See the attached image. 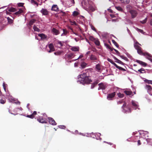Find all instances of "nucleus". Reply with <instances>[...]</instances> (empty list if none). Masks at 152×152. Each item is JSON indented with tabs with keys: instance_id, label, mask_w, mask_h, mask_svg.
Returning a JSON list of instances; mask_svg holds the SVG:
<instances>
[{
	"instance_id": "1",
	"label": "nucleus",
	"mask_w": 152,
	"mask_h": 152,
	"mask_svg": "<svg viewBox=\"0 0 152 152\" xmlns=\"http://www.w3.org/2000/svg\"><path fill=\"white\" fill-rule=\"evenodd\" d=\"M78 77V80L77 81V82L80 83L84 84L89 83L91 82V80L89 78V77L87 76L86 73L79 75Z\"/></svg>"
},
{
	"instance_id": "2",
	"label": "nucleus",
	"mask_w": 152,
	"mask_h": 152,
	"mask_svg": "<svg viewBox=\"0 0 152 152\" xmlns=\"http://www.w3.org/2000/svg\"><path fill=\"white\" fill-rule=\"evenodd\" d=\"M140 45L138 42H137L134 44L135 49L137 50V53L140 55H143L145 56L146 58L149 60L152 57L150 54L147 53H144L142 50L141 48L139 46Z\"/></svg>"
},
{
	"instance_id": "3",
	"label": "nucleus",
	"mask_w": 152,
	"mask_h": 152,
	"mask_svg": "<svg viewBox=\"0 0 152 152\" xmlns=\"http://www.w3.org/2000/svg\"><path fill=\"white\" fill-rule=\"evenodd\" d=\"M123 111L125 113H129L131 112L130 108L126 106V104L124 102L122 107Z\"/></svg>"
},
{
	"instance_id": "4",
	"label": "nucleus",
	"mask_w": 152,
	"mask_h": 152,
	"mask_svg": "<svg viewBox=\"0 0 152 152\" xmlns=\"http://www.w3.org/2000/svg\"><path fill=\"white\" fill-rule=\"evenodd\" d=\"M8 98L10 102L15 103L16 104H20V102L17 100H16L14 98H13L11 96H9Z\"/></svg>"
},
{
	"instance_id": "5",
	"label": "nucleus",
	"mask_w": 152,
	"mask_h": 152,
	"mask_svg": "<svg viewBox=\"0 0 152 152\" xmlns=\"http://www.w3.org/2000/svg\"><path fill=\"white\" fill-rule=\"evenodd\" d=\"M81 5L85 9H87L89 5L87 0H84L81 2Z\"/></svg>"
},
{
	"instance_id": "6",
	"label": "nucleus",
	"mask_w": 152,
	"mask_h": 152,
	"mask_svg": "<svg viewBox=\"0 0 152 152\" xmlns=\"http://www.w3.org/2000/svg\"><path fill=\"white\" fill-rule=\"evenodd\" d=\"M115 95V92H113L112 93L108 94L107 99L109 100H111L113 99V98L114 97Z\"/></svg>"
},
{
	"instance_id": "7",
	"label": "nucleus",
	"mask_w": 152,
	"mask_h": 152,
	"mask_svg": "<svg viewBox=\"0 0 152 152\" xmlns=\"http://www.w3.org/2000/svg\"><path fill=\"white\" fill-rule=\"evenodd\" d=\"M99 87L98 89H105L107 87V85L105 83H100L98 84Z\"/></svg>"
},
{
	"instance_id": "8",
	"label": "nucleus",
	"mask_w": 152,
	"mask_h": 152,
	"mask_svg": "<svg viewBox=\"0 0 152 152\" xmlns=\"http://www.w3.org/2000/svg\"><path fill=\"white\" fill-rule=\"evenodd\" d=\"M48 47L50 49V50L48 51V53H51L55 51V49L53 45L52 44L50 43L48 45Z\"/></svg>"
},
{
	"instance_id": "9",
	"label": "nucleus",
	"mask_w": 152,
	"mask_h": 152,
	"mask_svg": "<svg viewBox=\"0 0 152 152\" xmlns=\"http://www.w3.org/2000/svg\"><path fill=\"white\" fill-rule=\"evenodd\" d=\"M75 56V55H74V54L72 53L66 54L65 56L66 58H67L68 59L72 58L74 57Z\"/></svg>"
},
{
	"instance_id": "10",
	"label": "nucleus",
	"mask_w": 152,
	"mask_h": 152,
	"mask_svg": "<svg viewBox=\"0 0 152 152\" xmlns=\"http://www.w3.org/2000/svg\"><path fill=\"white\" fill-rule=\"evenodd\" d=\"M132 103L133 106L134 108V109L136 110L137 108L139 109V108L138 107V104L137 102L134 101H132Z\"/></svg>"
},
{
	"instance_id": "11",
	"label": "nucleus",
	"mask_w": 152,
	"mask_h": 152,
	"mask_svg": "<svg viewBox=\"0 0 152 152\" xmlns=\"http://www.w3.org/2000/svg\"><path fill=\"white\" fill-rule=\"evenodd\" d=\"M49 123L53 125H56V123L54 120L51 118H48Z\"/></svg>"
},
{
	"instance_id": "12",
	"label": "nucleus",
	"mask_w": 152,
	"mask_h": 152,
	"mask_svg": "<svg viewBox=\"0 0 152 152\" xmlns=\"http://www.w3.org/2000/svg\"><path fill=\"white\" fill-rule=\"evenodd\" d=\"M40 12L43 15H46L48 14V11L45 9L42 8Z\"/></svg>"
},
{
	"instance_id": "13",
	"label": "nucleus",
	"mask_w": 152,
	"mask_h": 152,
	"mask_svg": "<svg viewBox=\"0 0 152 152\" xmlns=\"http://www.w3.org/2000/svg\"><path fill=\"white\" fill-rule=\"evenodd\" d=\"M95 69L98 72H101V68L100 65L99 64L96 65L95 66Z\"/></svg>"
},
{
	"instance_id": "14",
	"label": "nucleus",
	"mask_w": 152,
	"mask_h": 152,
	"mask_svg": "<svg viewBox=\"0 0 152 152\" xmlns=\"http://www.w3.org/2000/svg\"><path fill=\"white\" fill-rule=\"evenodd\" d=\"M38 121L42 123H47V121L42 117H40L37 119Z\"/></svg>"
},
{
	"instance_id": "15",
	"label": "nucleus",
	"mask_w": 152,
	"mask_h": 152,
	"mask_svg": "<svg viewBox=\"0 0 152 152\" xmlns=\"http://www.w3.org/2000/svg\"><path fill=\"white\" fill-rule=\"evenodd\" d=\"M71 50L73 51L77 52L79 51V48L78 46H73L71 48Z\"/></svg>"
},
{
	"instance_id": "16",
	"label": "nucleus",
	"mask_w": 152,
	"mask_h": 152,
	"mask_svg": "<svg viewBox=\"0 0 152 152\" xmlns=\"http://www.w3.org/2000/svg\"><path fill=\"white\" fill-rule=\"evenodd\" d=\"M136 62L139 63V64L143 66H145L147 65V64L146 63L143 62V61L139 60H136Z\"/></svg>"
},
{
	"instance_id": "17",
	"label": "nucleus",
	"mask_w": 152,
	"mask_h": 152,
	"mask_svg": "<svg viewBox=\"0 0 152 152\" xmlns=\"http://www.w3.org/2000/svg\"><path fill=\"white\" fill-rule=\"evenodd\" d=\"M130 13L132 15V18H135L137 15V12L134 10H131L130 11Z\"/></svg>"
},
{
	"instance_id": "18",
	"label": "nucleus",
	"mask_w": 152,
	"mask_h": 152,
	"mask_svg": "<svg viewBox=\"0 0 152 152\" xmlns=\"http://www.w3.org/2000/svg\"><path fill=\"white\" fill-rule=\"evenodd\" d=\"M38 36L41 37L42 40L45 39H47V36L43 34H39Z\"/></svg>"
},
{
	"instance_id": "19",
	"label": "nucleus",
	"mask_w": 152,
	"mask_h": 152,
	"mask_svg": "<svg viewBox=\"0 0 152 152\" xmlns=\"http://www.w3.org/2000/svg\"><path fill=\"white\" fill-rule=\"evenodd\" d=\"M58 7L56 5H53L52 6L51 10L55 11H58Z\"/></svg>"
},
{
	"instance_id": "20",
	"label": "nucleus",
	"mask_w": 152,
	"mask_h": 152,
	"mask_svg": "<svg viewBox=\"0 0 152 152\" xmlns=\"http://www.w3.org/2000/svg\"><path fill=\"white\" fill-rule=\"evenodd\" d=\"M88 10L91 12H93L95 11V8L94 7L91 5L89 4V6L88 7Z\"/></svg>"
},
{
	"instance_id": "21",
	"label": "nucleus",
	"mask_w": 152,
	"mask_h": 152,
	"mask_svg": "<svg viewBox=\"0 0 152 152\" xmlns=\"http://www.w3.org/2000/svg\"><path fill=\"white\" fill-rule=\"evenodd\" d=\"M52 32L53 33V34L56 35H58L60 33L59 31L58 30H57V29H56L54 28H53L52 29Z\"/></svg>"
},
{
	"instance_id": "22",
	"label": "nucleus",
	"mask_w": 152,
	"mask_h": 152,
	"mask_svg": "<svg viewBox=\"0 0 152 152\" xmlns=\"http://www.w3.org/2000/svg\"><path fill=\"white\" fill-rule=\"evenodd\" d=\"M90 59L92 61H95L97 60V57L93 55H91L90 57Z\"/></svg>"
},
{
	"instance_id": "23",
	"label": "nucleus",
	"mask_w": 152,
	"mask_h": 152,
	"mask_svg": "<svg viewBox=\"0 0 152 152\" xmlns=\"http://www.w3.org/2000/svg\"><path fill=\"white\" fill-rule=\"evenodd\" d=\"M120 2L122 3L125 4H127L129 2V0H119Z\"/></svg>"
},
{
	"instance_id": "24",
	"label": "nucleus",
	"mask_w": 152,
	"mask_h": 152,
	"mask_svg": "<svg viewBox=\"0 0 152 152\" xmlns=\"http://www.w3.org/2000/svg\"><path fill=\"white\" fill-rule=\"evenodd\" d=\"M23 12V10L21 9H19L18 11L16 12L15 13V15H19L20 14Z\"/></svg>"
},
{
	"instance_id": "25",
	"label": "nucleus",
	"mask_w": 152,
	"mask_h": 152,
	"mask_svg": "<svg viewBox=\"0 0 152 152\" xmlns=\"http://www.w3.org/2000/svg\"><path fill=\"white\" fill-rule=\"evenodd\" d=\"M87 64L86 63L84 62H82L81 64V67L83 69L87 65Z\"/></svg>"
},
{
	"instance_id": "26",
	"label": "nucleus",
	"mask_w": 152,
	"mask_h": 152,
	"mask_svg": "<svg viewBox=\"0 0 152 152\" xmlns=\"http://www.w3.org/2000/svg\"><path fill=\"white\" fill-rule=\"evenodd\" d=\"M31 2L33 5H36L37 7H38V3L34 0H31Z\"/></svg>"
},
{
	"instance_id": "27",
	"label": "nucleus",
	"mask_w": 152,
	"mask_h": 152,
	"mask_svg": "<svg viewBox=\"0 0 152 152\" xmlns=\"http://www.w3.org/2000/svg\"><path fill=\"white\" fill-rule=\"evenodd\" d=\"M145 88L147 90L148 92L149 91H150L152 88L150 86L148 85H146Z\"/></svg>"
},
{
	"instance_id": "28",
	"label": "nucleus",
	"mask_w": 152,
	"mask_h": 152,
	"mask_svg": "<svg viewBox=\"0 0 152 152\" xmlns=\"http://www.w3.org/2000/svg\"><path fill=\"white\" fill-rule=\"evenodd\" d=\"M8 11L9 12H14L17 11L15 8L13 7H11L8 9Z\"/></svg>"
},
{
	"instance_id": "29",
	"label": "nucleus",
	"mask_w": 152,
	"mask_h": 152,
	"mask_svg": "<svg viewBox=\"0 0 152 152\" xmlns=\"http://www.w3.org/2000/svg\"><path fill=\"white\" fill-rule=\"evenodd\" d=\"M124 92L126 95H131L132 93V91H124Z\"/></svg>"
},
{
	"instance_id": "30",
	"label": "nucleus",
	"mask_w": 152,
	"mask_h": 152,
	"mask_svg": "<svg viewBox=\"0 0 152 152\" xmlns=\"http://www.w3.org/2000/svg\"><path fill=\"white\" fill-rule=\"evenodd\" d=\"M36 21V20L35 19H33L31 20L29 22V25L31 26Z\"/></svg>"
},
{
	"instance_id": "31",
	"label": "nucleus",
	"mask_w": 152,
	"mask_h": 152,
	"mask_svg": "<svg viewBox=\"0 0 152 152\" xmlns=\"http://www.w3.org/2000/svg\"><path fill=\"white\" fill-rule=\"evenodd\" d=\"M113 58L114 59L116 60L115 62L120 64H122V62L120 60L118 59L116 57L114 56Z\"/></svg>"
},
{
	"instance_id": "32",
	"label": "nucleus",
	"mask_w": 152,
	"mask_h": 152,
	"mask_svg": "<svg viewBox=\"0 0 152 152\" xmlns=\"http://www.w3.org/2000/svg\"><path fill=\"white\" fill-rule=\"evenodd\" d=\"M63 33L61 34V36H62L66 35L67 33V31L65 29H63Z\"/></svg>"
},
{
	"instance_id": "33",
	"label": "nucleus",
	"mask_w": 152,
	"mask_h": 152,
	"mask_svg": "<svg viewBox=\"0 0 152 152\" xmlns=\"http://www.w3.org/2000/svg\"><path fill=\"white\" fill-rule=\"evenodd\" d=\"M33 28L35 31L37 32H39L40 31V30L35 25L34 26Z\"/></svg>"
},
{
	"instance_id": "34",
	"label": "nucleus",
	"mask_w": 152,
	"mask_h": 152,
	"mask_svg": "<svg viewBox=\"0 0 152 152\" xmlns=\"http://www.w3.org/2000/svg\"><path fill=\"white\" fill-rule=\"evenodd\" d=\"M144 81L148 84H152V80H149L147 79H145L144 80Z\"/></svg>"
},
{
	"instance_id": "35",
	"label": "nucleus",
	"mask_w": 152,
	"mask_h": 152,
	"mask_svg": "<svg viewBox=\"0 0 152 152\" xmlns=\"http://www.w3.org/2000/svg\"><path fill=\"white\" fill-rule=\"evenodd\" d=\"M94 42L95 44L97 45H100V42L99 41L98 39H95L94 40Z\"/></svg>"
},
{
	"instance_id": "36",
	"label": "nucleus",
	"mask_w": 152,
	"mask_h": 152,
	"mask_svg": "<svg viewBox=\"0 0 152 152\" xmlns=\"http://www.w3.org/2000/svg\"><path fill=\"white\" fill-rule=\"evenodd\" d=\"M112 42L118 48L119 47V45L114 40H112Z\"/></svg>"
},
{
	"instance_id": "37",
	"label": "nucleus",
	"mask_w": 152,
	"mask_h": 152,
	"mask_svg": "<svg viewBox=\"0 0 152 152\" xmlns=\"http://www.w3.org/2000/svg\"><path fill=\"white\" fill-rule=\"evenodd\" d=\"M97 84V82H95L93 83L91 85V88H93Z\"/></svg>"
},
{
	"instance_id": "38",
	"label": "nucleus",
	"mask_w": 152,
	"mask_h": 152,
	"mask_svg": "<svg viewBox=\"0 0 152 152\" xmlns=\"http://www.w3.org/2000/svg\"><path fill=\"white\" fill-rule=\"evenodd\" d=\"M6 100L4 99H0V102L2 104H4L5 103Z\"/></svg>"
},
{
	"instance_id": "39",
	"label": "nucleus",
	"mask_w": 152,
	"mask_h": 152,
	"mask_svg": "<svg viewBox=\"0 0 152 152\" xmlns=\"http://www.w3.org/2000/svg\"><path fill=\"white\" fill-rule=\"evenodd\" d=\"M7 20H8V22L10 23H12V22H13V20H12V19H10V18L9 17H7Z\"/></svg>"
},
{
	"instance_id": "40",
	"label": "nucleus",
	"mask_w": 152,
	"mask_h": 152,
	"mask_svg": "<svg viewBox=\"0 0 152 152\" xmlns=\"http://www.w3.org/2000/svg\"><path fill=\"white\" fill-rule=\"evenodd\" d=\"M145 69L142 68H141L140 69L138 70V72H140V73H143L144 72H145Z\"/></svg>"
},
{
	"instance_id": "41",
	"label": "nucleus",
	"mask_w": 152,
	"mask_h": 152,
	"mask_svg": "<svg viewBox=\"0 0 152 152\" xmlns=\"http://www.w3.org/2000/svg\"><path fill=\"white\" fill-rule=\"evenodd\" d=\"M115 8H116V9L118 11H122L123 10L122 9V8L120 7H115Z\"/></svg>"
},
{
	"instance_id": "42",
	"label": "nucleus",
	"mask_w": 152,
	"mask_h": 152,
	"mask_svg": "<svg viewBox=\"0 0 152 152\" xmlns=\"http://www.w3.org/2000/svg\"><path fill=\"white\" fill-rule=\"evenodd\" d=\"M61 52L60 51H57L54 53V54L56 55H59L61 54Z\"/></svg>"
},
{
	"instance_id": "43",
	"label": "nucleus",
	"mask_w": 152,
	"mask_h": 152,
	"mask_svg": "<svg viewBox=\"0 0 152 152\" xmlns=\"http://www.w3.org/2000/svg\"><path fill=\"white\" fill-rule=\"evenodd\" d=\"M79 14L78 12L76 11H74L73 13V15L74 16H76Z\"/></svg>"
},
{
	"instance_id": "44",
	"label": "nucleus",
	"mask_w": 152,
	"mask_h": 152,
	"mask_svg": "<svg viewBox=\"0 0 152 152\" xmlns=\"http://www.w3.org/2000/svg\"><path fill=\"white\" fill-rule=\"evenodd\" d=\"M118 95L119 97L121 98L123 97L124 96V94H121V93H118Z\"/></svg>"
},
{
	"instance_id": "45",
	"label": "nucleus",
	"mask_w": 152,
	"mask_h": 152,
	"mask_svg": "<svg viewBox=\"0 0 152 152\" xmlns=\"http://www.w3.org/2000/svg\"><path fill=\"white\" fill-rule=\"evenodd\" d=\"M137 30L138 31L142 33V34H144L145 33V32H144L143 31V30H142L139 29L137 28Z\"/></svg>"
},
{
	"instance_id": "46",
	"label": "nucleus",
	"mask_w": 152,
	"mask_h": 152,
	"mask_svg": "<svg viewBox=\"0 0 152 152\" xmlns=\"http://www.w3.org/2000/svg\"><path fill=\"white\" fill-rule=\"evenodd\" d=\"M120 57L122 59H124V60H126V61H127L128 58L126 57H125L124 56H120Z\"/></svg>"
},
{
	"instance_id": "47",
	"label": "nucleus",
	"mask_w": 152,
	"mask_h": 152,
	"mask_svg": "<svg viewBox=\"0 0 152 152\" xmlns=\"http://www.w3.org/2000/svg\"><path fill=\"white\" fill-rule=\"evenodd\" d=\"M147 18H145V19L144 20L141 21L140 22L144 24L147 21Z\"/></svg>"
},
{
	"instance_id": "48",
	"label": "nucleus",
	"mask_w": 152,
	"mask_h": 152,
	"mask_svg": "<svg viewBox=\"0 0 152 152\" xmlns=\"http://www.w3.org/2000/svg\"><path fill=\"white\" fill-rule=\"evenodd\" d=\"M26 117L31 118H34V116H33V115L32 114L30 115H27Z\"/></svg>"
},
{
	"instance_id": "49",
	"label": "nucleus",
	"mask_w": 152,
	"mask_h": 152,
	"mask_svg": "<svg viewBox=\"0 0 152 152\" xmlns=\"http://www.w3.org/2000/svg\"><path fill=\"white\" fill-rule=\"evenodd\" d=\"M24 4L23 3H20L18 4V7H23Z\"/></svg>"
},
{
	"instance_id": "50",
	"label": "nucleus",
	"mask_w": 152,
	"mask_h": 152,
	"mask_svg": "<svg viewBox=\"0 0 152 152\" xmlns=\"http://www.w3.org/2000/svg\"><path fill=\"white\" fill-rule=\"evenodd\" d=\"M118 69H119L120 70H121L123 71H125L126 69L122 67L119 66L118 67Z\"/></svg>"
},
{
	"instance_id": "51",
	"label": "nucleus",
	"mask_w": 152,
	"mask_h": 152,
	"mask_svg": "<svg viewBox=\"0 0 152 152\" xmlns=\"http://www.w3.org/2000/svg\"><path fill=\"white\" fill-rule=\"evenodd\" d=\"M58 127H59V128L61 129H64L65 128V126L64 125L59 126Z\"/></svg>"
},
{
	"instance_id": "52",
	"label": "nucleus",
	"mask_w": 152,
	"mask_h": 152,
	"mask_svg": "<svg viewBox=\"0 0 152 152\" xmlns=\"http://www.w3.org/2000/svg\"><path fill=\"white\" fill-rule=\"evenodd\" d=\"M112 64H113L116 67V68H118L119 66H118L114 62H113Z\"/></svg>"
},
{
	"instance_id": "53",
	"label": "nucleus",
	"mask_w": 152,
	"mask_h": 152,
	"mask_svg": "<svg viewBox=\"0 0 152 152\" xmlns=\"http://www.w3.org/2000/svg\"><path fill=\"white\" fill-rule=\"evenodd\" d=\"M58 44L59 45H60V47H61L63 46V44L61 42H58Z\"/></svg>"
},
{
	"instance_id": "54",
	"label": "nucleus",
	"mask_w": 152,
	"mask_h": 152,
	"mask_svg": "<svg viewBox=\"0 0 152 152\" xmlns=\"http://www.w3.org/2000/svg\"><path fill=\"white\" fill-rule=\"evenodd\" d=\"M107 60L108 61L110 62L112 64L113 62H114L111 59H110L109 58H108Z\"/></svg>"
},
{
	"instance_id": "55",
	"label": "nucleus",
	"mask_w": 152,
	"mask_h": 152,
	"mask_svg": "<svg viewBox=\"0 0 152 152\" xmlns=\"http://www.w3.org/2000/svg\"><path fill=\"white\" fill-rule=\"evenodd\" d=\"M89 39L90 40L92 41L94 40L95 39L92 36L90 37Z\"/></svg>"
},
{
	"instance_id": "56",
	"label": "nucleus",
	"mask_w": 152,
	"mask_h": 152,
	"mask_svg": "<svg viewBox=\"0 0 152 152\" xmlns=\"http://www.w3.org/2000/svg\"><path fill=\"white\" fill-rule=\"evenodd\" d=\"M114 50L117 53V54L118 55H119L120 54V53L118 52V50H117L115 49H114Z\"/></svg>"
},
{
	"instance_id": "57",
	"label": "nucleus",
	"mask_w": 152,
	"mask_h": 152,
	"mask_svg": "<svg viewBox=\"0 0 152 152\" xmlns=\"http://www.w3.org/2000/svg\"><path fill=\"white\" fill-rule=\"evenodd\" d=\"M91 28L92 30H93L95 31H96V29L95 28V27L94 26H91Z\"/></svg>"
},
{
	"instance_id": "58",
	"label": "nucleus",
	"mask_w": 152,
	"mask_h": 152,
	"mask_svg": "<svg viewBox=\"0 0 152 152\" xmlns=\"http://www.w3.org/2000/svg\"><path fill=\"white\" fill-rule=\"evenodd\" d=\"M148 93L151 95H152V88Z\"/></svg>"
},
{
	"instance_id": "59",
	"label": "nucleus",
	"mask_w": 152,
	"mask_h": 152,
	"mask_svg": "<svg viewBox=\"0 0 152 152\" xmlns=\"http://www.w3.org/2000/svg\"><path fill=\"white\" fill-rule=\"evenodd\" d=\"M83 57V54H81L80 56H79V57L77 58V59H80V58H82Z\"/></svg>"
},
{
	"instance_id": "60",
	"label": "nucleus",
	"mask_w": 152,
	"mask_h": 152,
	"mask_svg": "<svg viewBox=\"0 0 152 152\" xmlns=\"http://www.w3.org/2000/svg\"><path fill=\"white\" fill-rule=\"evenodd\" d=\"M3 88H4V90L5 91H6V86H5V83H3Z\"/></svg>"
},
{
	"instance_id": "61",
	"label": "nucleus",
	"mask_w": 152,
	"mask_h": 152,
	"mask_svg": "<svg viewBox=\"0 0 152 152\" xmlns=\"http://www.w3.org/2000/svg\"><path fill=\"white\" fill-rule=\"evenodd\" d=\"M122 103V100L120 101L117 102V104H121Z\"/></svg>"
},
{
	"instance_id": "62",
	"label": "nucleus",
	"mask_w": 152,
	"mask_h": 152,
	"mask_svg": "<svg viewBox=\"0 0 152 152\" xmlns=\"http://www.w3.org/2000/svg\"><path fill=\"white\" fill-rule=\"evenodd\" d=\"M33 116H34L35 115L37 114V112L36 111H34V112L32 114Z\"/></svg>"
},
{
	"instance_id": "63",
	"label": "nucleus",
	"mask_w": 152,
	"mask_h": 152,
	"mask_svg": "<svg viewBox=\"0 0 152 152\" xmlns=\"http://www.w3.org/2000/svg\"><path fill=\"white\" fill-rule=\"evenodd\" d=\"M137 144L138 145H140L141 144L140 141V140H138L137 141Z\"/></svg>"
},
{
	"instance_id": "64",
	"label": "nucleus",
	"mask_w": 152,
	"mask_h": 152,
	"mask_svg": "<svg viewBox=\"0 0 152 152\" xmlns=\"http://www.w3.org/2000/svg\"><path fill=\"white\" fill-rule=\"evenodd\" d=\"M150 24L152 26V19L151 20Z\"/></svg>"
}]
</instances>
